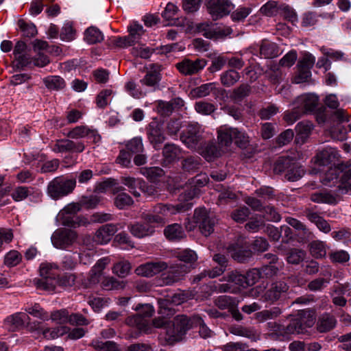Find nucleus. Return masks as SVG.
Segmentation results:
<instances>
[{"label":"nucleus","mask_w":351,"mask_h":351,"mask_svg":"<svg viewBox=\"0 0 351 351\" xmlns=\"http://www.w3.org/2000/svg\"><path fill=\"white\" fill-rule=\"evenodd\" d=\"M337 321L335 317L329 313L320 315L317 322V329L319 332H326L335 328Z\"/></svg>","instance_id":"22"},{"label":"nucleus","mask_w":351,"mask_h":351,"mask_svg":"<svg viewBox=\"0 0 351 351\" xmlns=\"http://www.w3.org/2000/svg\"><path fill=\"white\" fill-rule=\"evenodd\" d=\"M250 214L249 208L243 206L234 210L231 214V217L235 221L241 223L246 220Z\"/></svg>","instance_id":"64"},{"label":"nucleus","mask_w":351,"mask_h":351,"mask_svg":"<svg viewBox=\"0 0 351 351\" xmlns=\"http://www.w3.org/2000/svg\"><path fill=\"white\" fill-rule=\"evenodd\" d=\"M29 320V317L25 313H16L5 318V326L10 331H15L25 326V324Z\"/></svg>","instance_id":"16"},{"label":"nucleus","mask_w":351,"mask_h":351,"mask_svg":"<svg viewBox=\"0 0 351 351\" xmlns=\"http://www.w3.org/2000/svg\"><path fill=\"white\" fill-rule=\"evenodd\" d=\"M193 322L184 315H177L171 324L165 327V341L167 344L173 346L182 341L186 332L192 328Z\"/></svg>","instance_id":"1"},{"label":"nucleus","mask_w":351,"mask_h":351,"mask_svg":"<svg viewBox=\"0 0 351 351\" xmlns=\"http://www.w3.org/2000/svg\"><path fill=\"white\" fill-rule=\"evenodd\" d=\"M79 202L82 208L93 209L99 204L101 197L95 194L83 195L80 198Z\"/></svg>","instance_id":"40"},{"label":"nucleus","mask_w":351,"mask_h":351,"mask_svg":"<svg viewBox=\"0 0 351 351\" xmlns=\"http://www.w3.org/2000/svg\"><path fill=\"white\" fill-rule=\"evenodd\" d=\"M91 345L98 351H120L118 345L112 341L103 342L96 339L91 342Z\"/></svg>","instance_id":"42"},{"label":"nucleus","mask_w":351,"mask_h":351,"mask_svg":"<svg viewBox=\"0 0 351 351\" xmlns=\"http://www.w3.org/2000/svg\"><path fill=\"white\" fill-rule=\"evenodd\" d=\"M205 5L213 20L228 15L234 8L230 0H205Z\"/></svg>","instance_id":"4"},{"label":"nucleus","mask_w":351,"mask_h":351,"mask_svg":"<svg viewBox=\"0 0 351 351\" xmlns=\"http://www.w3.org/2000/svg\"><path fill=\"white\" fill-rule=\"evenodd\" d=\"M342 172L341 165L330 167L322 178V182L326 186H332L337 182L339 176Z\"/></svg>","instance_id":"27"},{"label":"nucleus","mask_w":351,"mask_h":351,"mask_svg":"<svg viewBox=\"0 0 351 351\" xmlns=\"http://www.w3.org/2000/svg\"><path fill=\"white\" fill-rule=\"evenodd\" d=\"M260 54L264 58H272L278 54L277 45L268 40H263L260 46Z\"/></svg>","instance_id":"29"},{"label":"nucleus","mask_w":351,"mask_h":351,"mask_svg":"<svg viewBox=\"0 0 351 351\" xmlns=\"http://www.w3.org/2000/svg\"><path fill=\"white\" fill-rule=\"evenodd\" d=\"M289 288V285L283 281L274 282L262 294L261 300L273 304L287 294Z\"/></svg>","instance_id":"5"},{"label":"nucleus","mask_w":351,"mask_h":351,"mask_svg":"<svg viewBox=\"0 0 351 351\" xmlns=\"http://www.w3.org/2000/svg\"><path fill=\"white\" fill-rule=\"evenodd\" d=\"M131 265L128 261H122L116 263L113 268L112 272L119 278H125L130 274Z\"/></svg>","instance_id":"47"},{"label":"nucleus","mask_w":351,"mask_h":351,"mask_svg":"<svg viewBox=\"0 0 351 351\" xmlns=\"http://www.w3.org/2000/svg\"><path fill=\"white\" fill-rule=\"evenodd\" d=\"M160 80V75L156 69L148 71L145 77L140 80L143 85L155 87Z\"/></svg>","instance_id":"44"},{"label":"nucleus","mask_w":351,"mask_h":351,"mask_svg":"<svg viewBox=\"0 0 351 351\" xmlns=\"http://www.w3.org/2000/svg\"><path fill=\"white\" fill-rule=\"evenodd\" d=\"M69 138L73 139H82L88 138L90 139L94 143L99 142L101 139L100 135L97 133V130L89 128L86 125L76 126L70 130L67 135Z\"/></svg>","instance_id":"11"},{"label":"nucleus","mask_w":351,"mask_h":351,"mask_svg":"<svg viewBox=\"0 0 351 351\" xmlns=\"http://www.w3.org/2000/svg\"><path fill=\"white\" fill-rule=\"evenodd\" d=\"M306 256V252L299 248H291L287 252L286 260L288 263L292 265H299L302 263Z\"/></svg>","instance_id":"33"},{"label":"nucleus","mask_w":351,"mask_h":351,"mask_svg":"<svg viewBox=\"0 0 351 351\" xmlns=\"http://www.w3.org/2000/svg\"><path fill=\"white\" fill-rule=\"evenodd\" d=\"M214 216L206 213L203 208H199V230L205 237L209 236L214 231L215 224Z\"/></svg>","instance_id":"13"},{"label":"nucleus","mask_w":351,"mask_h":351,"mask_svg":"<svg viewBox=\"0 0 351 351\" xmlns=\"http://www.w3.org/2000/svg\"><path fill=\"white\" fill-rule=\"evenodd\" d=\"M296 236L298 241L302 243H306L315 237L314 233L306 224L296 232Z\"/></svg>","instance_id":"53"},{"label":"nucleus","mask_w":351,"mask_h":351,"mask_svg":"<svg viewBox=\"0 0 351 351\" xmlns=\"http://www.w3.org/2000/svg\"><path fill=\"white\" fill-rule=\"evenodd\" d=\"M245 276L247 287L255 285L261 278H263L260 269L253 268L249 270Z\"/></svg>","instance_id":"63"},{"label":"nucleus","mask_w":351,"mask_h":351,"mask_svg":"<svg viewBox=\"0 0 351 351\" xmlns=\"http://www.w3.org/2000/svg\"><path fill=\"white\" fill-rule=\"evenodd\" d=\"M169 269L161 275L160 280L162 285H171L179 281L185 272L181 265H168Z\"/></svg>","instance_id":"15"},{"label":"nucleus","mask_w":351,"mask_h":351,"mask_svg":"<svg viewBox=\"0 0 351 351\" xmlns=\"http://www.w3.org/2000/svg\"><path fill=\"white\" fill-rule=\"evenodd\" d=\"M318 104L317 95L308 93L299 96L295 101L297 108L303 113L311 112L315 110Z\"/></svg>","instance_id":"14"},{"label":"nucleus","mask_w":351,"mask_h":351,"mask_svg":"<svg viewBox=\"0 0 351 351\" xmlns=\"http://www.w3.org/2000/svg\"><path fill=\"white\" fill-rule=\"evenodd\" d=\"M75 186V178L61 176L54 178L49 182L47 192L51 198L57 200L71 193Z\"/></svg>","instance_id":"3"},{"label":"nucleus","mask_w":351,"mask_h":351,"mask_svg":"<svg viewBox=\"0 0 351 351\" xmlns=\"http://www.w3.org/2000/svg\"><path fill=\"white\" fill-rule=\"evenodd\" d=\"M338 192L341 195L351 192V168L343 172L338 186Z\"/></svg>","instance_id":"39"},{"label":"nucleus","mask_w":351,"mask_h":351,"mask_svg":"<svg viewBox=\"0 0 351 351\" xmlns=\"http://www.w3.org/2000/svg\"><path fill=\"white\" fill-rule=\"evenodd\" d=\"M45 86L52 90H62L66 86L64 80L58 75L48 76L43 79Z\"/></svg>","instance_id":"31"},{"label":"nucleus","mask_w":351,"mask_h":351,"mask_svg":"<svg viewBox=\"0 0 351 351\" xmlns=\"http://www.w3.org/2000/svg\"><path fill=\"white\" fill-rule=\"evenodd\" d=\"M197 191V181L192 179L186 186L183 193L180 195V202L173 204H165L166 216L173 215L177 213H184L191 209L194 202H191L196 195Z\"/></svg>","instance_id":"2"},{"label":"nucleus","mask_w":351,"mask_h":351,"mask_svg":"<svg viewBox=\"0 0 351 351\" xmlns=\"http://www.w3.org/2000/svg\"><path fill=\"white\" fill-rule=\"evenodd\" d=\"M132 197L125 193H119L114 200V205L119 209H124L133 204Z\"/></svg>","instance_id":"49"},{"label":"nucleus","mask_w":351,"mask_h":351,"mask_svg":"<svg viewBox=\"0 0 351 351\" xmlns=\"http://www.w3.org/2000/svg\"><path fill=\"white\" fill-rule=\"evenodd\" d=\"M126 324L136 327L139 330L145 333L152 332V326L149 320L141 313H136L133 316L128 317L125 319Z\"/></svg>","instance_id":"18"},{"label":"nucleus","mask_w":351,"mask_h":351,"mask_svg":"<svg viewBox=\"0 0 351 351\" xmlns=\"http://www.w3.org/2000/svg\"><path fill=\"white\" fill-rule=\"evenodd\" d=\"M234 143L241 148H245L250 143V138L247 134L238 128H235L234 132H233Z\"/></svg>","instance_id":"52"},{"label":"nucleus","mask_w":351,"mask_h":351,"mask_svg":"<svg viewBox=\"0 0 351 351\" xmlns=\"http://www.w3.org/2000/svg\"><path fill=\"white\" fill-rule=\"evenodd\" d=\"M118 229L117 224L107 223L101 226L95 232V241L100 245L108 243Z\"/></svg>","instance_id":"12"},{"label":"nucleus","mask_w":351,"mask_h":351,"mask_svg":"<svg viewBox=\"0 0 351 351\" xmlns=\"http://www.w3.org/2000/svg\"><path fill=\"white\" fill-rule=\"evenodd\" d=\"M201 155L207 161H211L220 156V150L215 143H209L203 148Z\"/></svg>","instance_id":"43"},{"label":"nucleus","mask_w":351,"mask_h":351,"mask_svg":"<svg viewBox=\"0 0 351 351\" xmlns=\"http://www.w3.org/2000/svg\"><path fill=\"white\" fill-rule=\"evenodd\" d=\"M86 145L82 140L73 141L70 139L58 140L52 147L53 152L56 153H82L85 149Z\"/></svg>","instance_id":"8"},{"label":"nucleus","mask_w":351,"mask_h":351,"mask_svg":"<svg viewBox=\"0 0 351 351\" xmlns=\"http://www.w3.org/2000/svg\"><path fill=\"white\" fill-rule=\"evenodd\" d=\"M228 251L234 260L241 263L248 262L253 255L250 245L243 239H239L236 243L230 245Z\"/></svg>","instance_id":"6"},{"label":"nucleus","mask_w":351,"mask_h":351,"mask_svg":"<svg viewBox=\"0 0 351 351\" xmlns=\"http://www.w3.org/2000/svg\"><path fill=\"white\" fill-rule=\"evenodd\" d=\"M57 281L58 280L52 277L42 278L36 280V285L38 289L53 292L55 291L56 285L58 284Z\"/></svg>","instance_id":"45"},{"label":"nucleus","mask_w":351,"mask_h":351,"mask_svg":"<svg viewBox=\"0 0 351 351\" xmlns=\"http://www.w3.org/2000/svg\"><path fill=\"white\" fill-rule=\"evenodd\" d=\"M215 305L220 309L224 310L233 308L235 306V300L228 295H221L215 300Z\"/></svg>","instance_id":"51"},{"label":"nucleus","mask_w":351,"mask_h":351,"mask_svg":"<svg viewBox=\"0 0 351 351\" xmlns=\"http://www.w3.org/2000/svg\"><path fill=\"white\" fill-rule=\"evenodd\" d=\"M63 224L71 228H77L80 226H87L90 224L88 219L82 216L64 217Z\"/></svg>","instance_id":"41"},{"label":"nucleus","mask_w":351,"mask_h":351,"mask_svg":"<svg viewBox=\"0 0 351 351\" xmlns=\"http://www.w3.org/2000/svg\"><path fill=\"white\" fill-rule=\"evenodd\" d=\"M304 173L302 167L295 162L285 174V178L289 181L295 182L302 178Z\"/></svg>","instance_id":"35"},{"label":"nucleus","mask_w":351,"mask_h":351,"mask_svg":"<svg viewBox=\"0 0 351 351\" xmlns=\"http://www.w3.org/2000/svg\"><path fill=\"white\" fill-rule=\"evenodd\" d=\"M240 79L239 73L234 69H230L226 72H223L221 75V84L227 87H230L237 82Z\"/></svg>","instance_id":"38"},{"label":"nucleus","mask_w":351,"mask_h":351,"mask_svg":"<svg viewBox=\"0 0 351 351\" xmlns=\"http://www.w3.org/2000/svg\"><path fill=\"white\" fill-rule=\"evenodd\" d=\"M164 234L171 241H179L185 237L184 230L178 223L167 226L164 230Z\"/></svg>","instance_id":"21"},{"label":"nucleus","mask_w":351,"mask_h":351,"mask_svg":"<svg viewBox=\"0 0 351 351\" xmlns=\"http://www.w3.org/2000/svg\"><path fill=\"white\" fill-rule=\"evenodd\" d=\"M250 93V86L248 84H241L233 90L231 97L234 100L241 101L248 96Z\"/></svg>","instance_id":"59"},{"label":"nucleus","mask_w":351,"mask_h":351,"mask_svg":"<svg viewBox=\"0 0 351 351\" xmlns=\"http://www.w3.org/2000/svg\"><path fill=\"white\" fill-rule=\"evenodd\" d=\"M128 230L134 237L139 239L151 236L155 232L154 226L141 222L129 224Z\"/></svg>","instance_id":"17"},{"label":"nucleus","mask_w":351,"mask_h":351,"mask_svg":"<svg viewBox=\"0 0 351 351\" xmlns=\"http://www.w3.org/2000/svg\"><path fill=\"white\" fill-rule=\"evenodd\" d=\"M227 280L229 282L234 283L243 288L247 287L245 276L243 274H241L237 271H232L230 274H229L227 277Z\"/></svg>","instance_id":"56"},{"label":"nucleus","mask_w":351,"mask_h":351,"mask_svg":"<svg viewBox=\"0 0 351 351\" xmlns=\"http://www.w3.org/2000/svg\"><path fill=\"white\" fill-rule=\"evenodd\" d=\"M176 66L178 71L185 75H191L197 73V59L192 61L185 58L177 63Z\"/></svg>","instance_id":"26"},{"label":"nucleus","mask_w":351,"mask_h":351,"mask_svg":"<svg viewBox=\"0 0 351 351\" xmlns=\"http://www.w3.org/2000/svg\"><path fill=\"white\" fill-rule=\"evenodd\" d=\"M181 150L174 144H166L162 149L164 163L168 165L176 161L180 156Z\"/></svg>","instance_id":"24"},{"label":"nucleus","mask_w":351,"mask_h":351,"mask_svg":"<svg viewBox=\"0 0 351 351\" xmlns=\"http://www.w3.org/2000/svg\"><path fill=\"white\" fill-rule=\"evenodd\" d=\"M101 287L108 291L122 289L125 287V282L118 280L113 276H107L102 280Z\"/></svg>","instance_id":"36"},{"label":"nucleus","mask_w":351,"mask_h":351,"mask_svg":"<svg viewBox=\"0 0 351 351\" xmlns=\"http://www.w3.org/2000/svg\"><path fill=\"white\" fill-rule=\"evenodd\" d=\"M309 198L312 202L317 204L335 205L338 202L336 196L326 191L312 193Z\"/></svg>","instance_id":"23"},{"label":"nucleus","mask_w":351,"mask_h":351,"mask_svg":"<svg viewBox=\"0 0 351 351\" xmlns=\"http://www.w3.org/2000/svg\"><path fill=\"white\" fill-rule=\"evenodd\" d=\"M77 256V252H73L72 254L65 255L62 258V267L66 269H73L78 263Z\"/></svg>","instance_id":"61"},{"label":"nucleus","mask_w":351,"mask_h":351,"mask_svg":"<svg viewBox=\"0 0 351 351\" xmlns=\"http://www.w3.org/2000/svg\"><path fill=\"white\" fill-rule=\"evenodd\" d=\"M295 162V160L292 158L281 156L275 162L274 171L276 173H285V174Z\"/></svg>","instance_id":"32"},{"label":"nucleus","mask_w":351,"mask_h":351,"mask_svg":"<svg viewBox=\"0 0 351 351\" xmlns=\"http://www.w3.org/2000/svg\"><path fill=\"white\" fill-rule=\"evenodd\" d=\"M308 247L310 254L316 259L325 258L330 248L325 241L321 240L312 241Z\"/></svg>","instance_id":"19"},{"label":"nucleus","mask_w":351,"mask_h":351,"mask_svg":"<svg viewBox=\"0 0 351 351\" xmlns=\"http://www.w3.org/2000/svg\"><path fill=\"white\" fill-rule=\"evenodd\" d=\"M235 128H228L226 126L221 127L218 130V140L221 146L228 147L234 141L233 132Z\"/></svg>","instance_id":"28"},{"label":"nucleus","mask_w":351,"mask_h":351,"mask_svg":"<svg viewBox=\"0 0 351 351\" xmlns=\"http://www.w3.org/2000/svg\"><path fill=\"white\" fill-rule=\"evenodd\" d=\"M280 264L278 263H268L263 265L260 268L263 278H270L276 276L280 269Z\"/></svg>","instance_id":"50"},{"label":"nucleus","mask_w":351,"mask_h":351,"mask_svg":"<svg viewBox=\"0 0 351 351\" xmlns=\"http://www.w3.org/2000/svg\"><path fill=\"white\" fill-rule=\"evenodd\" d=\"M147 134L149 141L155 148L162 144L165 140L163 133L162 123L157 119H153L148 125Z\"/></svg>","instance_id":"9"},{"label":"nucleus","mask_w":351,"mask_h":351,"mask_svg":"<svg viewBox=\"0 0 351 351\" xmlns=\"http://www.w3.org/2000/svg\"><path fill=\"white\" fill-rule=\"evenodd\" d=\"M299 323V326L303 330V334L307 331V329L312 327L315 322V316L313 311L308 310L303 311L300 315V317L296 319Z\"/></svg>","instance_id":"25"},{"label":"nucleus","mask_w":351,"mask_h":351,"mask_svg":"<svg viewBox=\"0 0 351 351\" xmlns=\"http://www.w3.org/2000/svg\"><path fill=\"white\" fill-rule=\"evenodd\" d=\"M129 36L134 43H138L141 36L144 34V29L141 25L133 23L128 27Z\"/></svg>","instance_id":"54"},{"label":"nucleus","mask_w":351,"mask_h":351,"mask_svg":"<svg viewBox=\"0 0 351 351\" xmlns=\"http://www.w3.org/2000/svg\"><path fill=\"white\" fill-rule=\"evenodd\" d=\"M281 313V309L279 307H274L269 310H264L258 313L257 316L261 321H265L277 317Z\"/></svg>","instance_id":"62"},{"label":"nucleus","mask_w":351,"mask_h":351,"mask_svg":"<svg viewBox=\"0 0 351 351\" xmlns=\"http://www.w3.org/2000/svg\"><path fill=\"white\" fill-rule=\"evenodd\" d=\"M18 25L23 32V36L32 38L37 34V29L36 25L32 23H27L23 19L18 21Z\"/></svg>","instance_id":"48"},{"label":"nucleus","mask_w":351,"mask_h":351,"mask_svg":"<svg viewBox=\"0 0 351 351\" xmlns=\"http://www.w3.org/2000/svg\"><path fill=\"white\" fill-rule=\"evenodd\" d=\"M168 264L164 261L148 262L138 266L135 272L137 275L144 277H152L167 269Z\"/></svg>","instance_id":"10"},{"label":"nucleus","mask_w":351,"mask_h":351,"mask_svg":"<svg viewBox=\"0 0 351 351\" xmlns=\"http://www.w3.org/2000/svg\"><path fill=\"white\" fill-rule=\"evenodd\" d=\"M69 328L66 326H58L51 330L46 328L43 330V335L45 338L48 339H54L69 332Z\"/></svg>","instance_id":"46"},{"label":"nucleus","mask_w":351,"mask_h":351,"mask_svg":"<svg viewBox=\"0 0 351 351\" xmlns=\"http://www.w3.org/2000/svg\"><path fill=\"white\" fill-rule=\"evenodd\" d=\"M279 111V108L274 104H270L265 107L262 108L258 114L261 119L268 120L273 116L276 114Z\"/></svg>","instance_id":"55"},{"label":"nucleus","mask_w":351,"mask_h":351,"mask_svg":"<svg viewBox=\"0 0 351 351\" xmlns=\"http://www.w3.org/2000/svg\"><path fill=\"white\" fill-rule=\"evenodd\" d=\"M53 246L58 249H66L71 246L77 239L75 232L66 228L56 230L51 236Z\"/></svg>","instance_id":"7"},{"label":"nucleus","mask_w":351,"mask_h":351,"mask_svg":"<svg viewBox=\"0 0 351 351\" xmlns=\"http://www.w3.org/2000/svg\"><path fill=\"white\" fill-rule=\"evenodd\" d=\"M126 148L132 154L142 152L143 150L142 138L140 137L133 138L126 144Z\"/></svg>","instance_id":"57"},{"label":"nucleus","mask_w":351,"mask_h":351,"mask_svg":"<svg viewBox=\"0 0 351 351\" xmlns=\"http://www.w3.org/2000/svg\"><path fill=\"white\" fill-rule=\"evenodd\" d=\"M329 258L332 263H344L349 261L350 256L344 250H337L329 253Z\"/></svg>","instance_id":"58"},{"label":"nucleus","mask_w":351,"mask_h":351,"mask_svg":"<svg viewBox=\"0 0 351 351\" xmlns=\"http://www.w3.org/2000/svg\"><path fill=\"white\" fill-rule=\"evenodd\" d=\"M267 74L269 80L274 84H279L285 78V73L281 69V66L277 63L271 64Z\"/></svg>","instance_id":"34"},{"label":"nucleus","mask_w":351,"mask_h":351,"mask_svg":"<svg viewBox=\"0 0 351 351\" xmlns=\"http://www.w3.org/2000/svg\"><path fill=\"white\" fill-rule=\"evenodd\" d=\"M84 40L90 45L101 43L104 40L102 32L96 27L91 26L84 32Z\"/></svg>","instance_id":"30"},{"label":"nucleus","mask_w":351,"mask_h":351,"mask_svg":"<svg viewBox=\"0 0 351 351\" xmlns=\"http://www.w3.org/2000/svg\"><path fill=\"white\" fill-rule=\"evenodd\" d=\"M158 304L159 306L158 313L161 315L170 317L175 314L176 310L168 297L158 299Z\"/></svg>","instance_id":"37"},{"label":"nucleus","mask_w":351,"mask_h":351,"mask_svg":"<svg viewBox=\"0 0 351 351\" xmlns=\"http://www.w3.org/2000/svg\"><path fill=\"white\" fill-rule=\"evenodd\" d=\"M25 311L27 313L42 320L49 319L47 313L38 304H35L33 306L26 308Z\"/></svg>","instance_id":"60"},{"label":"nucleus","mask_w":351,"mask_h":351,"mask_svg":"<svg viewBox=\"0 0 351 351\" xmlns=\"http://www.w3.org/2000/svg\"><path fill=\"white\" fill-rule=\"evenodd\" d=\"M183 143L191 149L196 150L197 147V128L189 126L180 136Z\"/></svg>","instance_id":"20"}]
</instances>
